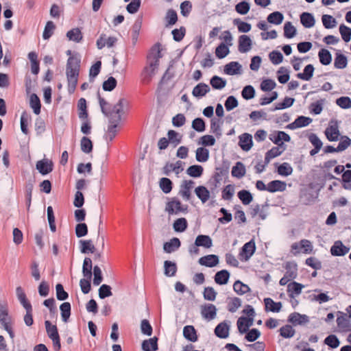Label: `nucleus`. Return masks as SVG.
<instances>
[{"mask_svg":"<svg viewBox=\"0 0 351 351\" xmlns=\"http://www.w3.org/2000/svg\"><path fill=\"white\" fill-rule=\"evenodd\" d=\"M99 106L101 112L108 117L109 124L108 125L107 133L104 135V138L108 144L112 142L117 134V128L121 121V114L123 112V107L128 104V101L124 98H121L114 106L109 104L103 97H101L99 92L97 93Z\"/></svg>","mask_w":351,"mask_h":351,"instance_id":"nucleus-1","label":"nucleus"},{"mask_svg":"<svg viewBox=\"0 0 351 351\" xmlns=\"http://www.w3.org/2000/svg\"><path fill=\"white\" fill-rule=\"evenodd\" d=\"M162 57L160 44L156 43L147 55V65L144 67L141 76L144 82H149L155 75L159 66L160 59Z\"/></svg>","mask_w":351,"mask_h":351,"instance_id":"nucleus-2","label":"nucleus"},{"mask_svg":"<svg viewBox=\"0 0 351 351\" xmlns=\"http://www.w3.org/2000/svg\"><path fill=\"white\" fill-rule=\"evenodd\" d=\"M80 59L70 56L66 62V75L68 82V92L73 94L77 84V80L80 73Z\"/></svg>","mask_w":351,"mask_h":351,"instance_id":"nucleus-3","label":"nucleus"},{"mask_svg":"<svg viewBox=\"0 0 351 351\" xmlns=\"http://www.w3.org/2000/svg\"><path fill=\"white\" fill-rule=\"evenodd\" d=\"M330 120V142L339 141L337 147L330 145V153H339L346 150L351 145V139L348 136L341 135L337 121Z\"/></svg>","mask_w":351,"mask_h":351,"instance_id":"nucleus-4","label":"nucleus"},{"mask_svg":"<svg viewBox=\"0 0 351 351\" xmlns=\"http://www.w3.org/2000/svg\"><path fill=\"white\" fill-rule=\"evenodd\" d=\"M322 186L317 183H311L301 189L300 192V202L304 205H309L318 197L319 191Z\"/></svg>","mask_w":351,"mask_h":351,"instance_id":"nucleus-5","label":"nucleus"},{"mask_svg":"<svg viewBox=\"0 0 351 351\" xmlns=\"http://www.w3.org/2000/svg\"><path fill=\"white\" fill-rule=\"evenodd\" d=\"M188 206L182 204L181 202L176 197H173L166 203L165 211L169 215H178L180 213H187Z\"/></svg>","mask_w":351,"mask_h":351,"instance_id":"nucleus-6","label":"nucleus"},{"mask_svg":"<svg viewBox=\"0 0 351 351\" xmlns=\"http://www.w3.org/2000/svg\"><path fill=\"white\" fill-rule=\"evenodd\" d=\"M256 251V244L253 239H251L250 241L245 243L243 246L241 247L239 256L241 260L247 261L249 260L254 254Z\"/></svg>","mask_w":351,"mask_h":351,"instance_id":"nucleus-7","label":"nucleus"},{"mask_svg":"<svg viewBox=\"0 0 351 351\" xmlns=\"http://www.w3.org/2000/svg\"><path fill=\"white\" fill-rule=\"evenodd\" d=\"M217 309L213 304L208 303L201 306L202 317L207 321L214 319L217 316Z\"/></svg>","mask_w":351,"mask_h":351,"instance_id":"nucleus-8","label":"nucleus"},{"mask_svg":"<svg viewBox=\"0 0 351 351\" xmlns=\"http://www.w3.org/2000/svg\"><path fill=\"white\" fill-rule=\"evenodd\" d=\"M195 182L192 180H183L180 184L178 194L182 197L184 200H189L191 197V190L193 189Z\"/></svg>","mask_w":351,"mask_h":351,"instance_id":"nucleus-9","label":"nucleus"},{"mask_svg":"<svg viewBox=\"0 0 351 351\" xmlns=\"http://www.w3.org/2000/svg\"><path fill=\"white\" fill-rule=\"evenodd\" d=\"M313 119L308 117H305L303 115L298 116L293 122L288 124L286 126L287 129L289 130H295L297 128H303L308 125Z\"/></svg>","mask_w":351,"mask_h":351,"instance_id":"nucleus-10","label":"nucleus"},{"mask_svg":"<svg viewBox=\"0 0 351 351\" xmlns=\"http://www.w3.org/2000/svg\"><path fill=\"white\" fill-rule=\"evenodd\" d=\"M36 168L41 175L45 176L53 171V163L48 159H43L36 162Z\"/></svg>","mask_w":351,"mask_h":351,"instance_id":"nucleus-11","label":"nucleus"},{"mask_svg":"<svg viewBox=\"0 0 351 351\" xmlns=\"http://www.w3.org/2000/svg\"><path fill=\"white\" fill-rule=\"evenodd\" d=\"M350 250V247L344 245L341 241H336L330 247V254L335 256L346 255Z\"/></svg>","mask_w":351,"mask_h":351,"instance_id":"nucleus-12","label":"nucleus"},{"mask_svg":"<svg viewBox=\"0 0 351 351\" xmlns=\"http://www.w3.org/2000/svg\"><path fill=\"white\" fill-rule=\"evenodd\" d=\"M287 321L294 326L303 325L309 322V317L306 315L294 312L289 315Z\"/></svg>","mask_w":351,"mask_h":351,"instance_id":"nucleus-13","label":"nucleus"},{"mask_svg":"<svg viewBox=\"0 0 351 351\" xmlns=\"http://www.w3.org/2000/svg\"><path fill=\"white\" fill-rule=\"evenodd\" d=\"M253 324L252 317H240L237 322L239 332L244 334L248 331L249 328Z\"/></svg>","mask_w":351,"mask_h":351,"instance_id":"nucleus-14","label":"nucleus"},{"mask_svg":"<svg viewBox=\"0 0 351 351\" xmlns=\"http://www.w3.org/2000/svg\"><path fill=\"white\" fill-rule=\"evenodd\" d=\"M230 325L226 321L220 322L214 330L215 335L220 339H226L229 335Z\"/></svg>","mask_w":351,"mask_h":351,"instance_id":"nucleus-15","label":"nucleus"},{"mask_svg":"<svg viewBox=\"0 0 351 351\" xmlns=\"http://www.w3.org/2000/svg\"><path fill=\"white\" fill-rule=\"evenodd\" d=\"M223 71L228 75L241 74L242 71V66L239 62L232 61L224 66Z\"/></svg>","mask_w":351,"mask_h":351,"instance_id":"nucleus-16","label":"nucleus"},{"mask_svg":"<svg viewBox=\"0 0 351 351\" xmlns=\"http://www.w3.org/2000/svg\"><path fill=\"white\" fill-rule=\"evenodd\" d=\"M239 145L243 151L247 152L252 148L253 145V141L251 134L248 133H243L239 136Z\"/></svg>","mask_w":351,"mask_h":351,"instance_id":"nucleus-17","label":"nucleus"},{"mask_svg":"<svg viewBox=\"0 0 351 351\" xmlns=\"http://www.w3.org/2000/svg\"><path fill=\"white\" fill-rule=\"evenodd\" d=\"M252 45V40L248 36L243 34L239 37L238 49L239 52L247 53L251 49Z\"/></svg>","mask_w":351,"mask_h":351,"instance_id":"nucleus-18","label":"nucleus"},{"mask_svg":"<svg viewBox=\"0 0 351 351\" xmlns=\"http://www.w3.org/2000/svg\"><path fill=\"white\" fill-rule=\"evenodd\" d=\"M198 262L201 265L213 267L219 263V260L218 256L215 254H208L201 257Z\"/></svg>","mask_w":351,"mask_h":351,"instance_id":"nucleus-19","label":"nucleus"},{"mask_svg":"<svg viewBox=\"0 0 351 351\" xmlns=\"http://www.w3.org/2000/svg\"><path fill=\"white\" fill-rule=\"evenodd\" d=\"M285 269L286 271L285 276L289 278L291 280L296 278L298 276V265L294 261H287L285 263Z\"/></svg>","mask_w":351,"mask_h":351,"instance_id":"nucleus-20","label":"nucleus"},{"mask_svg":"<svg viewBox=\"0 0 351 351\" xmlns=\"http://www.w3.org/2000/svg\"><path fill=\"white\" fill-rule=\"evenodd\" d=\"M183 336L186 340L191 342H196L198 340L197 330L192 325H187L184 327Z\"/></svg>","mask_w":351,"mask_h":351,"instance_id":"nucleus-21","label":"nucleus"},{"mask_svg":"<svg viewBox=\"0 0 351 351\" xmlns=\"http://www.w3.org/2000/svg\"><path fill=\"white\" fill-rule=\"evenodd\" d=\"M287 184L284 181L275 180L267 184V191L270 193L282 192L286 190Z\"/></svg>","mask_w":351,"mask_h":351,"instance_id":"nucleus-22","label":"nucleus"},{"mask_svg":"<svg viewBox=\"0 0 351 351\" xmlns=\"http://www.w3.org/2000/svg\"><path fill=\"white\" fill-rule=\"evenodd\" d=\"M183 162L178 160L175 164L167 162L163 167V173L169 176L171 171H174L176 174H179L183 168L182 167Z\"/></svg>","mask_w":351,"mask_h":351,"instance_id":"nucleus-23","label":"nucleus"},{"mask_svg":"<svg viewBox=\"0 0 351 351\" xmlns=\"http://www.w3.org/2000/svg\"><path fill=\"white\" fill-rule=\"evenodd\" d=\"M158 339L157 337L145 339L142 342L141 348L143 351H156L158 349Z\"/></svg>","mask_w":351,"mask_h":351,"instance_id":"nucleus-24","label":"nucleus"},{"mask_svg":"<svg viewBox=\"0 0 351 351\" xmlns=\"http://www.w3.org/2000/svg\"><path fill=\"white\" fill-rule=\"evenodd\" d=\"M16 293L18 300H19L21 304L23 306L25 311L29 309H32V306L31 303L29 302L26 297V294L24 292L23 289L21 287H18L16 289Z\"/></svg>","mask_w":351,"mask_h":351,"instance_id":"nucleus-25","label":"nucleus"},{"mask_svg":"<svg viewBox=\"0 0 351 351\" xmlns=\"http://www.w3.org/2000/svg\"><path fill=\"white\" fill-rule=\"evenodd\" d=\"M264 303L265 306L266 311H271L273 313H278L282 308V303L280 302H274L270 298H266L264 299Z\"/></svg>","mask_w":351,"mask_h":351,"instance_id":"nucleus-26","label":"nucleus"},{"mask_svg":"<svg viewBox=\"0 0 351 351\" xmlns=\"http://www.w3.org/2000/svg\"><path fill=\"white\" fill-rule=\"evenodd\" d=\"M181 245L180 239L177 237H173L169 241L165 242L163 244V250L166 253H172L178 250Z\"/></svg>","mask_w":351,"mask_h":351,"instance_id":"nucleus-27","label":"nucleus"},{"mask_svg":"<svg viewBox=\"0 0 351 351\" xmlns=\"http://www.w3.org/2000/svg\"><path fill=\"white\" fill-rule=\"evenodd\" d=\"M230 274L226 269H222L217 271L215 276V282L219 285H226L229 280Z\"/></svg>","mask_w":351,"mask_h":351,"instance_id":"nucleus-28","label":"nucleus"},{"mask_svg":"<svg viewBox=\"0 0 351 351\" xmlns=\"http://www.w3.org/2000/svg\"><path fill=\"white\" fill-rule=\"evenodd\" d=\"M210 87L205 83H199L193 89L192 94L195 97H202L205 96L209 91Z\"/></svg>","mask_w":351,"mask_h":351,"instance_id":"nucleus-29","label":"nucleus"},{"mask_svg":"<svg viewBox=\"0 0 351 351\" xmlns=\"http://www.w3.org/2000/svg\"><path fill=\"white\" fill-rule=\"evenodd\" d=\"M300 22L306 28H311L315 25V19L313 14L309 12H302L300 14Z\"/></svg>","mask_w":351,"mask_h":351,"instance_id":"nucleus-30","label":"nucleus"},{"mask_svg":"<svg viewBox=\"0 0 351 351\" xmlns=\"http://www.w3.org/2000/svg\"><path fill=\"white\" fill-rule=\"evenodd\" d=\"M60 315L62 322H68L71 313V305L68 302H64L60 306Z\"/></svg>","mask_w":351,"mask_h":351,"instance_id":"nucleus-31","label":"nucleus"},{"mask_svg":"<svg viewBox=\"0 0 351 351\" xmlns=\"http://www.w3.org/2000/svg\"><path fill=\"white\" fill-rule=\"evenodd\" d=\"M195 193L202 203H206L210 198V191L204 186H198L196 187Z\"/></svg>","mask_w":351,"mask_h":351,"instance_id":"nucleus-32","label":"nucleus"},{"mask_svg":"<svg viewBox=\"0 0 351 351\" xmlns=\"http://www.w3.org/2000/svg\"><path fill=\"white\" fill-rule=\"evenodd\" d=\"M178 270L177 265L175 262L165 261L164 262V274L167 277H173L176 275Z\"/></svg>","mask_w":351,"mask_h":351,"instance_id":"nucleus-33","label":"nucleus"},{"mask_svg":"<svg viewBox=\"0 0 351 351\" xmlns=\"http://www.w3.org/2000/svg\"><path fill=\"white\" fill-rule=\"evenodd\" d=\"M314 70H315V68H314L313 65L311 64H309L304 67L302 73H298L296 75V76L298 78H299L300 80L308 81L312 78V77L313 75Z\"/></svg>","mask_w":351,"mask_h":351,"instance_id":"nucleus-34","label":"nucleus"},{"mask_svg":"<svg viewBox=\"0 0 351 351\" xmlns=\"http://www.w3.org/2000/svg\"><path fill=\"white\" fill-rule=\"evenodd\" d=\"M347 64H348L347 57L339 51L335 55V60H334L335 67L337 69H343L347 66Z\"/></svg>","mask_w":351,"mask_h":351,"instance_id":"nucleus-35","label":"nucleus"},{"mask_svg":"<svg viewBox=\"0 0 351 351\" xmlns=\"http://www.w3.org/2000/svg\"><path fill=\"white\" fill-rule=\"evenodd\" d=\"M29 106L36 115L40 113L41 103L40 98L36 93H32L29 97Z\"/></svg>","mask_w":351,"mask_h":351,"instance_id":"nucleus-36","label":"nucleus"},{"mask_svg":"<svg viewBox=\"0 0 351 351\" xmlns=\"http://www.w3.org/2000/svg\"><path fill=\"white\" fill-rule=\"evenodd\" d=\"M92 269V260L88 257H86L84 260L82 265V274L84 277H85L86 278H88L89 280H91L93 275Z\"/></svg>","mask_w":351,"mask_h":351,"instance_id":"nucleus-37","label":"nucleus"},{"mask_svg":"<svg viewBox=\"0 0 351 351\" xmlns=\"http://www.w3.org/2000/svg\"><path fill=\"white\" fill-rule=\"evenodd\" d=\"M210 84L213 88L216 90H221L226 84V80L218 75H213L210 80Z\"/></svg>","mask_w":351,"mask_h":351,"instance_id":"nucleus-38","label":"nucleus"},{"mask_svg":"<svg viewBox=\"0 0 351 351\" xmlns=\"http://www.w3.org/2000/svg\"><path fill=\"white\" fill-rule=\"evenodd\" d=\"M204 172V168L199 165H193L188 167L186 173L192 178H200Z\"/></svg>","mask_w":351,"mask_h":351,"instance_id":"nucleus-39","label":"nucleus"},{"mask_svg":"<svg viewBox=\"0 0 351 351\" xmlns=\"http://www.w3.org/2000/svg\"><path fill=\"white\" fill-rule=\"evenodd\" d=\"M195 241L196 245L205 248H210L213 245L212 239L208 235L199 234L196 237Z\"/></svg>","mask_w":351,"mask_h":351,"instance_id":"nucleus-40","label":"nucleus"},{"mask_svg":"<svg viewBox=\"0 0 351 351\" xmlns=\"http://www.w3.org/2000/svg\"><path fill=\"white\" fill-rule=\"evenodd\" d=\"M304 287V286L302 284H300L295 281H293L289 283L287 285V291L289 293V295L291 298H293V293H295L296 295L300 294L302 292V289Z\"/></svg>","mask_w":351,"mask_h":351,"instance_id":"nucleus-41","label":"nucleus"},{"mask_svg":"<svg viewBox=\"0 0 351 351\" xmlns=\"http://www.w3.org/2000/svg\"><path fill=\"white\" fill-rule=\"evenodd\" d=\"M233 290L240 295H242L251 291L250 287L247 285L244 284L239 280H237L234 282L233 285Z\"/></svg>","mask_w":351,"mask_h":351,"instance_id":"nucleus-42","label":"nucleus"},{"mask_svg":"<svg viewBox=\"0 0 351 351\" xmlns=\"http://www.w3.org/2000/svg\"><path fill=\"white\" fill-rule=\"evenodd\" d=\"M275 165L277 167L278 173L282 176H289L293 172V168L288 162H283L279 165H278V163H276Z\"/></svg>","mask_w":351,"mask_h":351,"instance_id":"nucleus-43","label":"nucleus"},{"mask_svg":"<svg viewBox=\"0 0 351 351\" xmlns=\"http://www.w3.org/2000/svg\"><path fill=\"white\" fill-rule=\"evenodd\" d=\"M167 136L169 143L172 144L174 147H177L182 142V136L173 130H170L168 131Z\"/></svg>","mask_w":351,"mask_h":351,"instance_id":"nucleus-44","label":"nucleus"},{"mask_svg":"<svg viewBox=\"0 0 351 351\" xmlns=\"http://www.w3.org/2000/svg\"><path fill=\"white\" fill-rule=\"evenodd\" d=\"M80 252L82 254L94 253L95 247L93 244L92 240H80Z\"/></svg>","mask_w":351,"mask_h":351,"instance_id":"nucleus-45","label":"nucleus"},{"mask_svg":"<svg viewBox=\"0 0 351 351\" xmlns=\"http://www.w3.org/2000/svg\"><path fill=\"white\" fill-rule=\"evenodd\" d=\"M195 158L199 162H205L209 158V151L208 149L200 147L196 149Z\"/></svg>","mask_w":351,"mask_h":351,"instance_id":"nucleus-46","label":"nucleus"},{"mask_svg":"<svg viewBox=\"0 0 351 351\" xmlns=\"http://www.w3.org/2000/svg\"><path fill=\"white\" fill-rule=\"evenodd\" d=\"M245 165L241 162H237L232 169V176L237 178H241L245 174Z\"/></svg>","mask_w":351,"mask_h":351,"instance_id":"nucleus-47","label":"nucleus"},{"mask_svg":"<svg viewBox=\"0 0 351 351\" xmlns=\"http://www.w3.org/2000/svg\"><path fill=\"white\" fill-rule=\"evenodd\" d=\"M66 37L69 40L74 41L75 43H80L83 38L82 33L78 28H73L66 33Z\"/></svg>","mask_w":351,"mask_h":351,"instance_id":"nucleus-48","label":"nucleus"},{"mask_svg":"<svg viewBox=\"0 0 351 351\" xmlns=\"http://www.w3.org/2000/svg\"><path fill=\"white\" fill-rule=\"evenodd\" d=\"M187 227V220L184 217L177 219L176 220L174 221L173 223V228L174 231L177 232H184L186 230Z\"/></svg>","mask_w":351,"mask_h":351,"instance_id":"nucleus-49","label":"nucleus"},{"mask_svg":"<svg viewBox=\"0 0 351 351\" xmlns=\"http://www.w3.org/2000/svg\"><path fill=\"white\" fill-rule=\"evenodd\" d=\"M295 99L293 97H285L282 102L276 104L275 107L271 109V111L282 110L290 108L293 106Z\"/></svg>","mask_w":351,"mask_h":351,"instance_id":"nucleus-50","label":"nucleus"},{"mask_svg":"<svg viewBox=\"0 0 351 351\" xmlns=\"http://www.w3.org/2000/svg\"><path fill=\"white\" fill-rule=\"evenodd\" d=\"M230 53L229 46L225 43H221L215 49V55L219 59H223Z\"/></svg>","mask_w":351,"mask_h":351,"instance_id":"nucleus-51","label":"nucleus"},{"mask_svg":"<svg viewBox=\"0 0 351 351\" xmlns=\"http://www.w3.org/2000/svg\"><path fill=\"white\" fill-rule=\"evenodd\" d=\"M284 19L283 14L278 11H275L271 12L267 16V20L269 23L274 24V25H280L282 23V21Z\"/></svg>","mask_w":351,"mask_h":351,"instance_id":"nucleus-52","label":"nucleus"},{"mask_svg":"<svg viewBox=\"0 0 351 351\" xmlns=\"http://www.w3.org/2000/svg\"><path fill=\"white\" fill-rule=\"evenodd\" d=\"M237 196L243 204L248 205L253 200L252 194L247 190L243 189L238 192Z\"/></svg>","mask_w":351,"mask_h":351,"instance_id":"nucleus-53","label":"nucleus"},{"mask_svg":"<svg viewBox=\"0 0 351 351\" xmlns=\"http://www.w3.org/2000/svg\"><path fill=\"white\" fill-rule=\"evenodd\" d=\"M159 186L164 193L168 194L172 191L173 182L168 178H162L159 181Z\"/></svg>","mask_w":351,"mask_h":351,"instance_id":"nucleus-54","label":"nucleus"},{"mask_svg":"<svg viewBox=\"0 0 351 351\" xmlns=\"http://www.w3.org/2000/svg\"><path fill=\"white\" fill-rule=\"evenodd\" d=\"M233 24L237 25L238 31L241 33H247L251 30L252 25L247 22L241 21L239 19H235L233 21Z\"/></svg>","mask_w":351,"mask_h":351,"instance_id":"nucleus-55","label":"nucleus"},{"mask_svg":"<svg viewBox=\"0 0 351 351\" xmlns=\"http://www.w3.org/2000/svg\"><path fill=\"white\" fill-rule=\"evenodd\" d=\"M142 26V18L138 17L132 26V39L134 44L138 40L139 32Z\"/></svg>","mask_w":351,"mask_h":351,"instance_id":"nucleus-56","label":"nucleus"},{"mask_svg":"<svg viewBox=\"0 0 351 351\" xmlns=\"http://www.w3.org/2000/svg\"><path fill=\"white\" fill-rule=\"evenodd\" d=\"M221 121L219 119L214 117L210 120V131L215 134L217 137L221 136Z\"/></svg>","mask_w":351,"mask_h":351,"instance_id":"nucleus-57","label":"nucleus"},{"mask_svg":"<svg viewBox=\"0 0 351 351\" xmlns=\"http://www.w3.org/2000/svg\"><path fill=\"white\" fill-rule=\"evenodd\" d=\"M337 181L342 183L345 189L351 190V170L345 171L342 174L341 180H337Z\"/></svg>","mask_w":351,"mask_h":351,"instance_id":"nucleus-58","label":"nucleus"},{"mask_svg":"<svg viewBox=\"0 0 351 351\" xmlns=\"http://www.w3.org/2000/svg\"><path fill=\"white\" fill-rule=\"evenodd\" d=\"M81 150L86 154L92 152L93 145L91 140L86 136H83L80 141Z\"/></svg>","mask_w":351,"mask_h":351,"instance_id":"nucleus-59","label":"nucleus"},{"mask_svg":"<svg viewBox=\"0 0 351 351\" xmlns=\"http://www.w3.org/2000/svg\"><path fill=\"white\" fill-rule=\"evenodd\" d=\"M46 332L49 339H52L59 336L58 328L56 325H53L50 321L46 320L45 322Z\"/></svg>","mask_w":351,"mask_h":351,"instance_id":"nucleus-60","label":"nucleus"},{"mask_svg":"<svg viewBox=\"0 0 351 351\" xmlns=\"http://www.w3.org/2000/svg\"><path fill=\"white\" fill-rule=\"evenodd\" d=\"M277 78L280 84L287 83L289 78V71L284 66L280 67L277 71Z\"/></svg>","mask_w":351,"mask_h":351,"instance_id":"nucleus-61","label":"nucleus"},{"mask_svg":"<svg viewBox=\"0 0 351 351\" xmlns=\"http://www.w3.org/2000/svg\"><path fill=\"white\" fill-rule=\"evenodd\" d=\"M296 28L290 21H287L284 25V36L287 38H292L296 35Z\"/></svg>","mask_w":351,"mask_h":351,"instance_id":"nucleus-62","label":"nucleus"},{"mask_svg":"<svg viewBox=\"0 0 351 351\" xmlns=\"http://www.w3.org/2000/svg\"><path fill=\"white\" fill-rule=\"evenodd\" d=\"M279 332H280V335L285 339L291 338L292 337L294 336V335L295 333V330L289 324H287V325L282 326L280 328Z\"/></svg>","mask_w":351,"mask_h":351,"instance_id":"nucleus-63","label":"nucleus"},{"mask_svg":"<svg viewBox=\"0 0 351 351\" xmlns=\"http://www.w3.org/2000/svg\"><path fill=\"white\" fill-rule=\"evenodd\" d=\"M339 33L342 40L345 43H348L351 40V28L344 24H341L339 27Z\"/></svg>","mask_w":351,"mask_h":351,"instance_id":"nucleus-64","label":"nucleus"}]
</instances>
